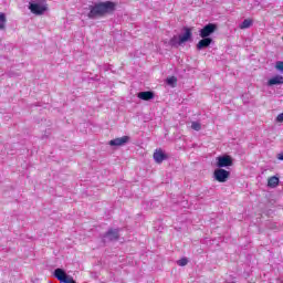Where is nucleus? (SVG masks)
Returning a JSON list of instances; mask_svg holds the SVG:
<instances>
[{
	"mask_svg": "<svg viewBox=\"0 0 283 283\" xmlns=\"http://www.w3.org/2000/svg\"><path fill=\"white\" fill-rule=\"evenodd\" d=\"M88 9V19H99V17H105V14H112L116 10V3L112 1L96 2L90 6Z\"/></svg>",
	"mask_w": 283,
	"mask_h": 283,
	"instance_id": "obj_1",
	"label": "nucleus"
},
{
	"mask_svg": "<svg viewBox=\"0 0 283 283\" xmlns=\"http://www.w3.org/2000/svg\"><path fill=\"white\" fill-rule=\"evenodd\" d=\"M29 10H31L32 14H43L48 11V2L45 0H31L29 2Z\"/></svg>",
	"mask_w": 283,
	"mask_h": 283,
	"instance_id": "obj_2",
	"label": "nucleus"
},
{
	"mask_svg": "<svg viewBox=\"0 0 283 283\" xmlns=\"http://www.w3.org/2000/svg\"><path fill=\"white\" fill-rule=\"evenodd\" d=\"M53 275L61 283H76V281H74V277L67 275V273H65V270L61 268L55 269Z\"/></svg>",
	"mask_w": 283,
	"mask_h": 283,
	"instance_id": "obj_3",
	"label": "nucleus"
},
{
	"mask_svg": "<svg viewBox=\"0 0 283 283\" xmlns=\"http://www.w3.org/2000/svg\"><path fill=\"white\" fill-rule=\"evenodd\" d=\"M217 29L218 27L216 24L209 23L199 31V36H201V39H209V36H211Z\"/></svg>",
	"mask_w": 283,
	"mask_h": 283,
	"instance_id": "obj_4",
	"label": "nucleus"
},
{
	"mask_svg": "<svg viewBox=\"0 0 283 283\" xmlns=\"http://www.w3.org/2000/svg\"><path fill=\"white\" fill-rule=\"evenodd\" d=\"M231 165H233V159H231L229 155L217 158V167H219V169H222V167H231Z\"/></svg>",
	"mask_w": 283,
	"mask_h": 283,
	"instance_id": "obj_5",
	"label": "nucleus"
},
{
	"mask_svg": "<svg viewBox=\"0 0 283 283\" xmlns=\"http://www.w3.org/2000/svg\"><path fill=\"white\" fill-rule=\"evenodd\" d=\"M213 176L218 182H227V180L229 179L230 172L228 170L219 168L214 170Z\"/></svg>",
	"mask_w": 283,
	"mask_h": 283,
	"instance_id": "obj_6",
	"label": "nucleus"
},
{
	"mask_svg": "<svg viewBox=\"0 0 283 283\" xmlns=\"http://www.w3.org/2000/svg\"><path fill=\"white\" fill-rule=\"evenodd\" d=\"M128 140L129 136H123L111 140L108 145H111V147H123V145H127Z\"/></svg>",
	"mask_w": 283,
	"mask_h": 283,
	"instance_id": "obj_7",
	"label": "nucleus"
},
{
	"mask_svg": "<svg viewBox=\"0 0 283 283\" xmlns=\"http://www.w3.org/2000/svg\"><path fill=\"white\" fill-rule=\"evenodd\" d=\"M118 238V229H111L103 237L104 242H112Z\"/></svg>",
	"mask_w": 283,
	"mask_h": 283,
	"instance_id": "obj_8",
	"label": "nucleus"
},
{
	"mask_svg": "<svg viewBox=\"0 0 283 283\" xmlns=\"http://www.w3.org/2000/svg\"><path fill=\"white\" fill-rule=\"evenodd\" d=\"M153 157L155 163H157L158 165H160V163H163L164 160H167V154H165L163 149H156Z\"/></svg>",
	"mask_w": 283,
	"mask_h": 283,
	"instance_id": "obj_9",
	"label": "nucleus"
},
{
	"mask_svg": "<svg viewBox=\"0 0 283 283\" xmlns=\"http://www.w3.org/2000/svg\"><path fill=\"white\" fill-rule=\"evenodd\" d=\"M213 43V39L211 38H202L197 44V50H205V48H209Z\"/></svg>",
	"mask_w": 283,
	"mask_h": 283,
	"instance_id": "obj_10",
	"label": "nucleus"
},
{
	"mask_svg": "<svg viewBox=\"0 0 283 283\" xmlns=\"http://www.w3.org/2000/svg\"><path fill=\"white\" fill-rule=\"evenodd\" d=\"M269 87H273V85H283V76L275 75L268 81Z\"/></svg>",
	"mask_w": 283,
	"mask_h": 283,
	"instance_id": "obj_11",
	"label": "nucleus"
},
{
	"mask_svg": "<svg viewBox=\"0 0 283 283\" xmlns=\"http://www.w3.org/2000/svg\"><path fill=\"white\" fill-rule=\"evenodd\" d=\"M137 97H139L140 101H151L154 99V92L151 91L139 92L137 94Z\"/></svg>",
	"mask_w": 283,
	"mask_h": 283,
	"instance_id": "obj_12",
	"label": "nucleus"
},
{
	"mask_svg": "<svg viewBox=\"0 0 283 283\" xmlns=\"http://www.w3.org/2000/svg\"><path fill=\"white\" fill-rule=\"evenodd\" d=\"M189 39H191V30L186 29L184 34L179 35V41L182 45V43H187V41H189Z\"/></svg>",
	"mask_w": 283,
	"mask_h": 283,
	"instance_id": "obj_13",
	"label": "nucleus"
},
{
	"mask_svg": "<svg viewBox=\"0 0 283 283\" xmlns=\"http://www.w3.org/2000/svg\"><path fill=\"white\" fill-rule=\"evenodd\" d=\"M253 25V20L251 19H245L243 20L240 24L239 28L240 30H247Z\"/></svg>",
	"mask_w": 283,
	"mask_h": 283,
	"instance_id": "obj_14",
	"label": "nucleus"
},
{
	"mask_svg": "<svg viewBox=\"0 0 283 283\" xmlns=\"http://www.w3.org/2000/svg\"><path fill=\"white\" fill-rule=\"evenodd\" d=\"M280 185V178L273 176L268 180V187H271L272 189H275Z\"/></svg>",
	"mask_w": 283,
	"mask_h": 283,
	"instance_id": "obj_15",
	"label": "nucleus"
},
{
	"mask_svg": "<svg viewBox=\"0 0 283 283\" xmlns=\"http://www.w3.org/2000/svg\"><path fill=\"white\" fill-rule=\"evenodd\" d=\"M169 44L172 48H178V45H182V42H180V36L179 35H175L170 39Z\"/></svg>",
	"mask_w": 283,
	"mask_h": 283,
	"instance_id": "obj_16",
	"label": "nucleus"
},
{
	"mask_svg": "<svg viewBox=\"0 0 283 283\" xmlns=\"http://www.w3.org/2000/svg\"><path fill=\"white\" fill-rule=\"evenodd\" d=\"M6 23H8V18H6V13L0 12V32L6 30Z\"/></svg>",
	"mask_w": 283,
	"mask_h": 283,
	"instance_id": "obj_17",
	"label": "nucleus"
},
{
	"mask_svg": "<svg viewBox=\"0 0 283 283\" xmlns=\"http://www.w3.org/2000/svg\"><path fill=\"white\" fill-rule=\"evenodd\" d=\"M191 129H195V132H200V129H202V126L198 122H192Z\"/></svg>",
	"mask_w": 283,
	"mask_h": 283,
	"instance_id": "obj_18",
	"label": "nucleus"
},
{
	"mask_svg": "<svg viewBox=\"0 0 283 283\" xmlns=\"http://www.w3.org/2000/svg\"><path fill=\"white\" fill-rule=\"evenodd\" d=\"M177 264L178 266H187V264H189V260H187V258H182L177 261Z\"/></svg>",
	"mask_w": 283,
	"mask_h": 283,
	"instance_id": "obj_19",
	"label": "nucleus"
},
{
	"mask_svg": "<svg viewBox=\"0 0 283 283\" xmlns=\"http://www.w3.org/2000/svg\"><path fill=\"white\" fill-rule=\"evenodd\" d=\"M275 69L279 71V72H282L283 73V62L282 61H277L275 63Z\"/></svg>",
	"mask_w": 283,
	"mask_h": 283,
	"instance_id": "obj_20",
	"label": "nucleus"
},
{
	"mask_svg": "<svg viewBox=\"0 0 283 283\" xmlns=\"http://www.w3.org/2000/svg\"><path fill=\"white\" fill-rule=\"evenodd\" d=\"M176 81H177L176 77H174V76L169 77V78H167V84L168 85H174L176 83Z\"/></svg>",
	"mask_w": 283,
	"mask_h": 283,
	"instance_id": "obj_21",
	"label": "nucleus"
},
{
	"mask_svg": "<svg viewBox=\"0 0 283 283\" xmlns=\"http://www.w3.org/2000/svg\"><path fill=\"white\" fill-rule=\"evenodd\" d=\"M276 123H283V113L277 115Z\"/></svg>",
	"mask_w": 283,
	"mask_h": 283,
	"instance_id": "obj_22",
	"label": "nucleus"
},
{
	"mask_svg": "<svg viewBox=\"0 0 283 283\" xmlns=\"http://www.w3.org/2000/svg\"><path fill=\"white\" fill-rule=\"evenodd\" d=\"M277 160H283V151L277 155Z\"/></svg>",
	"mask_w": 283,
	"mask_h": 283,
	"instance_id": "obj_23",
	"label": "nucleus"
}]
</instances>
